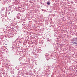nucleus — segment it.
Returning <instances> with one entry per match:
<instances>
[{
    "instance_id": "nucleus-1",
    "label": "nucleus",
    "mask_w": 77,
    "mask_h": 77,
    "mask_svg": "<svg viewBox=\"0 0 77 77\" xmlns=\"http://www.w3.org/2000/svg\"><path fill=\"white\" fill-rule=\"evenodd\" d=\"M74 44H75L76 45H77V38H75L73 40Z\"/></svg>"
},
{
    "instance_id": "nucleus-2",
    "label": "nucleus",
    "mask_w": 77,
    "mask_h": 77,
    "mask_svg": "<svg viewBox=\"0 0 77 77\" xmlns=\"http://www.w3.org/2000/svg\"><path fill=\"white\" fill-rule=\"evenodd\" d=\"M47 4H48V5H50V2H47Z\"/></svg>"
},
{
    "instance_id": "nucleus-3",
    "label": "nucleus",
    "mask_w": 77,
    "mask_h": 77,
    "mask_svg": "<svg viewBox=\"0 0 77 77\" xmlns=\"http://www.w3.org/2000/svg\"><path fill=\"white\" fill-rule=\"evenodd\" d=\"M7 45V44H5V45Z\"/></svg>"
}]
</instances>
